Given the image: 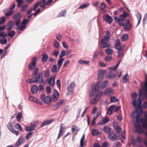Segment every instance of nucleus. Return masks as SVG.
<instances>
[{
	"label": "nucleus",
	"mask_w": 147,
	"mask_h": 147,
	"mask_svg": "<svg viewBox=\"0 0 147 147\" xmlns=\"http://www.w3.org/2000/svg\"><path fill=\"white\" fill-rule=\"evenodd\" d=\"M15 127L19 130L21 131L22 128L20 125L18 123H17L15 125Z\"/></svg>",
	"instance_id": "obj_55"
},
{
	"label": "nucleus",
	"mask_w": 147,
	"mask_h": 147,
	"mask_svg": "<svg viewBox=\"0 0 147 147\" xmlns=\"http://www.w3.org/2000/svg\"><path fill=\"white\" fill-rule=\"evenodd\" d=\"M98 90L96 91H94V94L95 93V92L96 91H97V92L96 93V97H95L98 100H100L102 96L103 92L102 91H98ZM94 95H93V96Z\"/></svg>",
	"instance_id": "obj_20"
},
{
	"label": "nucleus",
	"mask_w": 147,
	"mask_h": 147,
	"mask_svg": "<svg viewBox=\"0 0 147 147\" xmlns=\"http://www.w3.org/2000/svg\"><path fill=\"white\" fill-rule=\"evenodd\" d=\"M22 17L21 14L20 13L15 14L13 17L14 20L16 22L15 24L18 27L20 23V19Z\"/></svg>",
	"instance_id": "obj_7"
},
{
	"label": "nucleus",
	"mask_w": 147,
	"mask_h": 147,
	"mask_svg": "<svg viewBox=\"0 0 147 147\" xmlns=\"http://www.w3.org/2000/svg\"><path fill=\"white\" fill-rule=\"evenodd\" d=\"M29 5L27 4L23 5L21 7V11L22 12H25L27 10Z\"/></svg>",
	"instance_id": "obj_33"
},
{
	"label": "nucleus",
	"mask_w": 147,
	"mask_h": 147,
	"mask_svg": "<svg viewBox=\"0 0 147 147\" xmlns=\"http://www.w3.org/2000/svg\"><path fill=\"white\" fill-rule=\"evenodd\" d=\"M105 51L106 54L108 55H110L113 53V50L110 49H107L105 50Z\"/></svg>",
	"instance_id": "obj_44"
},
{
	"label": "nucleus",
	"mask_w": 147,
	"mask_h": 147,
	"mask_svg": "<svg viewBox=\"0 0 147 147\" xmlns=\"http://www.w3.org/2000/svg\"><path fill=\"white\" fill-rule=\"evenodd\" d=\"M143 21L144 24L147 23V12L145 14Z\"/></svg>",
	"instance_id": "obj_64"
},
{
	"label": "nucleus",
	"mask_w": 147,
	"mask_h": 147,
	"mask_svg": "<svg viewBox=\"0 0 147 147\" xmlns=\"http://www.w3.org/2000/svg\"><path fill=\"white\" fill-rule=\"evenodd\" d=\"M66 13V12L65 10H62L59 13L58 17H61V16H65Z\"/></svg>",
	"instance_id": "obj_42"
},
{
	"label": "nucleus",
	"mask_w": 147,
	"mask_h": 147,
	"mask_svg": "<svg viewBox=\"0 0 147 147\" xmlns=\"http://www.w3.org/2000/svg\"><path fill=\"white\" fill-rule=\"evenodd\" d=\"M63 62L60 59L57 62V64L58 65V70H59L60 68L62 63Z\"/></svg>",
	"instance_id": "obj_60"
},
{
	"label": "nucleus",
	"mask_w": 147,
	"mask_h": 147,
	"mask_svg": "<svg viewBox=\"0 0 147 147\" xmlns=\"http://www.w3.org/2000/svg\"><path fill=\"white\" fill-rule=\"evenodd\" d=\"M136 119V121L134 124V126L135 128V132H137L138 134L144 133L147 137V131H144L142 128V126L139 124L140 121L142 124V127L146 129H147V124L146 123L147 120L144 118Z\"/></svg>",
	"instance_id": "obj_1"
},
{
	"label": "nucleus",
	"mask_w": 147,
	"mask_h": 147,
	"mask_svg": "<svg viewBox=\"0 0 147 147\" xmlns=\"http://www.w3.org/2000/svg\"><path fill=\"white\" fill-rule=\"evenodd\" d=\"M128 38V35L127 34H123L121 36V40L122 41H126Z\"/></svg>",
	"instance_id": "obj_41"
},
{
	"label": "nucleus",
	"mask_w": 147,
	"mask_h": 147,
	"mask_svg": "<svg viewBox=\"0 0 147 147\" xmlns=\"http://www.w3.org/2000/svg\"><path fill=\"white\" fill-rule=\"evenodd\" d=\"M116 76L114 74L110 72L109 73L108 75L107 76V77L109 79H111Z\"/></svg>",
	"instance_id": "obj_43"
},
{
	"label": "nucleus",
	"mask_w": 147,
	"mask_h": 147,
	"mask_svg": "<svg viewBox=\"0 0 147 147\" xmlns=\"http://www.w3.org/2000/svg\"><path fill=\"white\" fill-rule=\"evenodd\" d=\"M146 94V95L145 94L142 93V90L140 89L139 92V97L138 98L139 102H137L136 99H134L133 101V105L134 107H141V100H144L145 98L146 97L147 98V93L145 92Z\"/></svg>",
	"instance_id": "obj_6"
},
{
	"label": "nucleus",
	"mask_w": 147,
	"mask_h": 147,
	"mask_svg": "<svg viewBox=\"0 0 147 147\" xmlns=\"http://www.w3.org/2000/svg\"><path fill=\"white\" fill-rule=\"evenodd\" d=\"M110 37V32L109 31H107L105 34L103 38L101 40V47L103 49L109 47L111 46V44L109 42Z\"/></svg>",
	"instance_id": "obj_5"
},
{
	"label": "nucleus",
	"mask_w": 147,
	"mask_h": 147,
	"mask_svg": "<svg viewBox=\"0 0 147 147\" xmlns=\"http://www.w3.org/2000/svg\"><path fill=\"white\" fill-rule=\"evenodd\" d=\"M80 130V129L77 126L75 125H74L72 126L71 131L74 135V138L75 136L77 134L78 132Z\"/></svg>",
	"instance_id": "obj_17"
},
{
	"label": "nucleus",
	"mask_w": 147,
	"mask_h": 147,
	"mask_svg": "<svg viewBox=\"0 0 147 147\" xmlns=\"http://www.w3.org/2000/svg\"><path fill=\"white\" fill-rule=\"evenodd\" d=\"M54 121L53 119H50L48 120L43 121L40 125V127H42L44 126L51 124Z\"/></svg>",
	"instance_id": "obj_21"
},
{
	"label": "nucleus",
	"mask_w": 147,
	"mask_h": 147,
	"mask_svg": "<svg viewBox=\"0 0 147 147\" xmlns=\"http://www.w3.org/2000/svg\"><path fill=\"white\" fill-rule=\"evenodd\" d=\"M38 123V121H35L34 122L33 124L31 126H28L25 127V129L28 131H30L34 130L36 127V125Z\"/></svg>",
	"instance_id": "obj_10"
},
{
	"label": "nucleus",
	"mask_w": 147,
	"mask_h": 147,
	"mask_svg": "<svg viewBox=\"0 0 147 147\" xmlns=\"http://www.w3.org/2000/svg\"><path fill=\"white\" fill-rule=\"evenodd\" d=\"M121 130L120 126L117 125L116 126L115 130L116 132L118 133H119Z\"/></svg>",
	"instance_id": "obj_48"
},
{
	"label": "nucleus",
	"mask_w": 147,
	"mask_h": 147,
	"mask_svg": "<svg viewBox=\"0 0 147 147\" xmlns=\"http://www.w3.org/2000/svg\"><path fill=\"white\" fill-rule=\"evenodd\" d=\"M39 69L35 67L33 70L32 78L35 79V83L37 84H42L43 82L42 72L38 73Z\"/></svg>",
	"instance_id": "obj_4"
},
{
	"label": "nucleus",
	"mask_w": 147,
	"mask_h": 147,
	"mask_svg": "<svg viewBox=\"0 0 147 147\" xmlns=\"http://www.w3.org/2000/svg\"><path fill=\"white\" fill-rule=\"evenodd\" d=\"M36 65V63L34 62H31L28 66V69L30 70H32L34 68H35Z\"/></svg>",
	"instance_id": "obj_32"
},
{
	"label": "nucleus",
	"mask_w": 147,
	"mask_h": 147,
	"mask_svg": "<svg viewBox=\"0 0 147 147\" xmlns=\"http://www.w3.org/2000/svg\"><path fill=\"white\" fill-rule=\"evenodd\" d=\"M59 70L57 71V67L56 65H53L51 68V71L53 73H54L56 71H58Z\"/></svg>",
	"instance_id": "obj_46"
},
{
	"label": "nucleus",
	"mask_w": 147,
	"mask_h": 147,
	"mask_svg": "<svg viewBox=\"0 0 147 147\" xmlns=\"http://www.w3.org/2000/svg\"><path fill=\"white\" fill-rule=\"evenodd\" d=\"M109 120L108 117L103 118L102 121L101 122H99L98 123L97 125H102L104 124H106L109 121Z\"/></svg>",
	"instance_id": "obj_25"
},
{
	"label": "nucleus",
	"mask_w": 147,
	"mask_h": 147,
	"mask_svg": "<svg viewBox=\"0 0 147 147\" xmlns=\"http://www.w3.org/2000/svg\"><path fill=\"white\" fill-rule=\"evenodd\" d=\"M120 49H119L117 50L118 51V52H117V57H119L121 56L123 53L124 48H122Z\"/></svg>",
	"instance_id": "obj_35"
},
{
	"label": "nucleus",
	"mask_w": 147,
	"mask_h": 147,
	"mask_svg": "<svg viewBox=\"0 0 147 147\" xmlns=\"http://www.w3.org/2000/svg\"><path fill=\"white\" fill-rule=\"evenodd\" d=\"M128 76L127 73L124 76L123 78V82L124 83H126L129 81V77L127 76Z\"/></svg>",
	"instance_id": "obj_37"
},
{
	"label": "nucleus",
	"mask_w": 147,
	"mask_h": 147,
	"mask_svg": "<svg viewBox=\"0 0 147 147\" xmlns=\"http://www.w3.org/2000/svg\"><path fill=\"white\" fill-rule=\"evenodd\" d=\"M129 16L128 14L125 11H123V13L122 14H121L119 16V17L120 18L119 19H124L127 16Z\"/></svg>",
	"instance_id": "obj_28"
},
{
	"label": "nucleus",
	"mask_w": 147,
	"mask_h": 147,
	"mask_svg": "<svg viewBox=\"0 0 147 147\" xmlns=\"http://www.w3.org/2000/svg\"><path fill=\"white\" fill-rule=\"evenodd\" d=\"M89 5V3H86L80 5L79 7V9H83L85 8Z\"/></svg>",
	"instance_id": "obj_40"
},
{
	"label": "nucleus",
	"mask_w": 147,
	"mask_h": 147,
	"mask_svg": "<svg viewBox=\"0 0 147 147\" xmlns=\"http://www.w3.org/2000/svg\"><path fill=\"white\" fill-rule=\"evenodd\" d=\"M98 100L96 98L94 97V98L91 100L90 101V103L92 105L96 103L97 101Z\"/></svg>",
	"instance_id": "obj_58"
},
{
	"label": "nucleus",
	"mask_w": 147,
	"mask_h": 147,
	"mask_svg": "<svg viewBox=\"0 0 147 147\" xmlns=\"http://www.w3.org/2000/svg\"><path fill=\"white\" fill-rule=\"evenodd\" d=\"M7 127L10 131H11L13 129V125L9 122L7 124Z\"/></svg>",
	"instance_id": "obj_49"
},
{
	"label": "nucleus",
	"mask_w": 147,
	"mask_h": 147,
	"mask_svg": "<svg viewBox=\"0 0 147 147\" xmlns=\"http://www.w3.org/2000/svg\"><path fill=\"white\" fill-rule=\"evenodd\" d=\"M102 18L104 20L110 24H111L113 21V18L108 14H104Z\"/></svg>",
	"instance_id": "obj_11"
},
{
	"label": "nucleus",
	"mask_w": 147,
	"mask_h": 147,
	"mask_svg": "<svg viewBox=\"0 0 147 147\" xmlns=\"http://www.w3.org/2000/svg\"><path fill=\"white\" fill-rule=\"evenodd\" d=\"M108 138L111 141H114L117 140V136L113 131L109 133L108 136Z\"/></svg>",
	"instance_id": "obj_12"
},
{
	"label": "nucleus",
	"mask_w": 147,
	"mask_h": 147,
	"mask_svg": "<svg viewBox=\"0 0 147 147\" xmlns=\"http://www.w3.org/2000/svg\"><path fill=\"white\" fill-rule=\"evenodd\" d=\"M15 32L14 31H12L9 32L7 34L8 36L11 37V38L15 35Z\"/></svg>",
	"instance_id": "obj_51"
},
{
	"label": "nucleus",
	"mask_w": 147,
	"mask_h": 147,
	"mask_svg": "<svg viewBox=\"0 0 147 147\" xmlns=\"http://www.w3.org/2000/svg\"><path fill=\"white\" fill-rule=\"evenodd\" d=\"M79 63L81 64L88 65H89L90 61H86L82 60H80L79 61Z\"/></svg>",
	"instance_id": "obj_31"
},
{
	"label": "nucleus",
	"mask_w": 147,
	"mask_h": 147,
	"mask_svg": "<svg viewBox=\"0 0 147 147\" xmlns=\"http://www.w3.org/2000/svg\"><path fill=\"white\" fill-rule=\"evenodd\" d=\"M75 85L74 82H72L70 84L67 88V95H70L73 93Z\"/></svg>",
	"instance_id": "obj_9"
},
{
	"label": "nucleus",
	"mask_w": 147,
	"mask_h": 147,
	"mask_svg": "<svg viewBox=\"0 0 147 147\" xmlns=\"http://www.w3.org/2000/svg\"><path fill=\"white\" fill-rule=\"evenodd\" d=\"M7 42V40L5 38L3 39H1L0 40V43L2 45H3L6 44Z\"/></svg>",
	"instance_id": "obj_59"
},
{
	"label": "nucleus",
	"mask_w": 147,
	"mask_h": 147,
	"mask_svg": "<svg viewBox=\"0 0 147 147\" xmlns=\"http://www.w3.org/2000/svg\"><path fill=\"white\" fill-rule=\"evenodd\" d=\"M117 98L115 96H112L111 98V102H115L118 100Z\"/></svg>",
	"instance_id": "obj_54"
},
{
	"label": "nucleus",
	"mask_w": 147,
	"mask_h": 147,
	"mask_svg": "<svg viewBox=\"0 0 147 147\" xmlns=\"http://www.w3.org/2000/svg\"><path fill=\"white\" fill-rule=\"evenodd\" d=\"M115 106L114 105H112L108 108L107 113L109 115H111L112 113V111L115 108Z\"/></svg>",
	"instance_id": "obj_26"
},
{
	"label": "nucleus",
	"mask_w": 147,
	"mask_h": 147,
	"mask_svg": "<svg viewBox=\"0 0 147 147\" xmlns=\"http://www.w3.org/2000/svg\"><path fill=\"white\" fill-rule=\"evenodd\" d=\"M26 82L30 84L33 83H35V80H34L33 79L30 78H29L27 80Z\"/></svg>",
	"instance_id": "obj_56"
},
{
	"label": "nucleus",
	"mask_w": 147,
	"mask_h": 147,
	"mask_svg": "<svg viewBox=\"0 0 147 147\" xmlns=\"http://www.w3.org/2000/svg\"><path fill=\"white\" fill-rule=\"evenodd\" d=\"M18 29L21 31L24 30L26 28V25H21L20 26L18 27Z\"/></svg>",
	"instance_id": "obj_62"
},
{
	"label": "nucleus",
	"mask_w": 147,
	"mask_h": 147,
	"mask_svg": "<svg viewBox=\"0 0 147 147\" xmlns=\"http://www.w3.org/2000/svg\"><path fill=\"white\" fill-rule=\"evenodd\" d=\"M85 135L83 134L80 141V147H84V141L85 140Z\"/></svg>",
	"instance_id": "obj_30"
},
{
	"label": "nucleus",
	"mask_w": 147,
	"mask_h": 147,
	"mask_svg": "<svg viewBox=\"0 0 147 147\" xmlns=\"http://www.w3.org/2000/svg\"><path fill=\"white\" fill-rule=\"evenodd\" d=\"M40 98L43 102L46 103H48L51 101V98L49 96H46L44 92H42L41 94Z\"/></svg>",
	"instance_id": "obj_8"
},
{
	"label": "nucleus",
	"mask_w": 147,
	"mask_h": 147,
	"mask_svg": "<svg viewBox=\"0 0 147 147\" xmlns=\"http://www.w3.org/2000/svg\"><path fill=\"white\" fill-rule=\"evenodd\" d=\"M5 18L3 17L2 16L0 18V25L3 24V23H5Z\"/></svg>",
	"instance_id": "obj_52"
},
{
	"label": "nucleus",
	"mask_w": 147,
	"mask_h": 147,
	"mask_svg": "<svg viewBox=\"0 0 147 147\" xmlns=\"http://www.w3.org/2000/svg\"><path fill=\"white\" fill-rule=\"evenodd\" d=\"M108 81L107 80H106L104 82H103L101 85V88H102L103 89L105 88L107 85L108 84Z\"/></svg>",
	"instance_id": "obj_45"
},
{
	"label": "nucleus",
	"mask_w": 147,
	"mask_h": 147,
	"mask_svg": "<svg viewBox=\"0 0 147 147\" xmlns=\"http://www.w3.org/2000/svg\"><path fill=\"white\" fill-rule=\"evenodd\" d=\"M17 6L18 7H20L22 4L24 2L23 0L17 1Z\"/></svg>",
	"instance_id": "obj_61"
},
{
	"label": "nucleus",
	"mask_w": 147,
	"mask_h": 147,
	"mask_svg": "<svg viewBox=\"0 0 147 147\" xmlns=\"http://www.w3.org/2000/svg\"><path fill=\"white\" fill-rule=\"evenodd\" d=\"M38 90V88L36 85H33L31 88V91L32 93H36Z\"/></svg>",
	"instance_id": "obj_24"
},
{
	"label": "nucleus",
	"mask_w": 147,
	"mask_h": 147,
	"mask_svg": "<svg viewBox=\"0 0 147 147\" xmlns=\"http://www.w3.org/2000/svg\"><path fill=\"white\" fill-rule=\"evenodd\" d=\"M107 7V5L104 2H103L100 4V8L101 10H103Z\"/></svg>",
	"instance_id": "obj_47"
},
{
	"label": "nucleus",
	"mask_w": 147,
	"mask_h": 147,
	"mask_svg": "<svg viewBox=\"0 0 147 147\" xmlns=\"http://www.w3.org/2000/svg\"><path fill=\"white\" fill-rule=\"evenodd\" d=\"M22 116V113L21 112H19L16 116V118L17 121L18 122H20L21 121V119Z\"/></svg>",
	"instance_id": "obj_34"
},
{
	"label": "nucleus",
	"mask_w": 147,
	"mask_h": 147,
	"mask_svg": "<svg viewBox=\"0 0 147 147\" xmlns=\"http://www.w3.org/2000/svg\"><path fill=\"white\" fill-rule=\"evenodd\" d=\"M113 93V90L111 88H108L105 90L104 93L107 96H110Z\"/></svg>",
	"instance_id": "obj_23"
},
{
	"label": "nucleus",
	"mask_w": 147,
	"mask_h": 147,
	"mask_svg": "<svg viewBox=\"0 0 147 147\" xmlns=\"http://www.w3.org/2000/svg\"><path fill=\"white\" fill-rule=\"evenodd\" d=\"M63 124H61L60 125V128L59 131V134H58L57 139L60 138L63 135V131L65 130V128L63 126Z\"/></svg>",
	"instance_id": "obj_22"
},
{
	"label": "nucleus",
	"mask_w": 147,
	"mask_h": 147,
	"mask_svg": "<svg viewBox=\"0 0 147 147\" xmlns=\"http://www.w3.org/2000/svg\"><path fill=\"white\" fill-rule=\"evenodd\" d=\"M135 15L137 17V19L138 20V24L136 26V27L139 24L142 18V15L139 12H138Z\"/></svg>",
	"instance_id": "obj_27"
},
{
	"label": "nucleus",
	"mask_w": 147,
	"mask_h": 147,
	"mask_svg": "<svg viewBox=\"0 0 147 147\" xmlns=\"http://www.w3.org/2000/svg\"><path fill=\"white\" fill-rule=\"evenodd\" d=\"M114 21L118 23L119 26H123V28L125 31L130 29L132 25L130 24L129 19L126 20L124 19H119L116 17H114Z\"/></svg>",
	"instance_id": "obj_3"
},
{
	"label": "nucleus",
	"mask_w": 147,
	"mask_h": 147,
	"mask_svg": "<svg viewBox=\"0 0 147 147\" xmlns=\"http://www.w3.org/2000/svg\"><path fill=\"white\" fill-rule=\"evenodd\" d=\"M64 102V100H62L58 102L57 104L53 106V110H55L58 109L63 104Z\"/></svg>",
	"instance_id": "obj_19"
},
{
	"label": "nucleus",
	"mask_w": 147,
	"mask_h": 147,
	"mask_svg": "<svg viewBox=\"0 0 147 147\" xmlns=\"http://www.w3.org/2000/svg\"><path fill=\"white\" fill-rule=\"evenodd\" d=\"M50 75V71L48 69L44 71V75L45 78H48Z\"/></svg>",
	"instance_id": "obj_38"
},
{
	"label": "nucleus",
	"mask_w": 147,
	"mask_h": 147,
	"mask_svg": "<svg viewBox=\"0 0 147 147\" xmlns=\"http://www.w3.org/2000/svg\"><path fill=\"white\" fill-rule=\"evenodd\" d=\"M99 134L98 130L96 129H93L92 131V135L94 136H97Z\"/></svg>",
	"instance_id": "obj_36"
},
{
	"label": "nucleus",
	"mask_w": 147,
	"mask_h": 147,
	"mask_svg": "<svg viewBox=\"0 0 147 147\" xmlns=\"http://www.w3.org/2000/svg\"><path fill=\"white\" fill-rule=\"evenodd\" d=\"M106 72L105 70H100L98 71V82L95 84L94 83L92 84L91 92L89 94L90 96L92 97L94 94V91L99 90L100 82L102 80L104 74Z\"/></svg>",
	"instance_id": "obj_2"
},
{
	"label": "nucleus",
	"mask_w": 147,
	"mask_h": 147,
	"mask_svg": "<svg viewBox=\"0 0 147 147\" xmlns=\"http://www.w3.org/2000/svg\"><path fill=\"white\" fill-rule=\"evenodd\" d=\"M111 128L107 126H105L104 127L103 129V131L105 133H110L111 130Z\"/></svg>",
	"instance_id": "obj_29"
},
{
	"label": "nucleus",
	"mask_w": 147,
	"mask_h": 147,
	"mask_svg": "<svg viewBox=\"0 0 147 147\" xmlns=\"http://www.w3.org/2000/svg\"><path fill=\"white\" fill-rule=\"evenodd\" d=\"M55 77V76H54L48 79L47 82L49 85L52 86H53L54 85Z\"/></svg>",
	"instance_id": "obj_18"
},
{
	"label": "nucleus",
	"mask_w": 147,
	"mask_h": 147,
	"mask_svg": "<svg viewBox=\"0 0 147 147\" xmlns=\"http://www.w3.org/2000/svg\"><path fill=\"white\" fill-rule=\"evenodd\" d=\"M136 112H137V111H136V112L133 111V115L132 116V117L133 118H135L136 119H140V118H140V116L139 114H138L136 116V117H135L134 116V114L136 113Z\"/></svg>",
	"instance_id": "obj_53"
},
{
	"label": "nucleus",
	"mask_w": 147,
	"mask_h": 147,
	"mask_svg": "<svg viewBox=\"0 0 147 147\" xmlns=\"http://www.w3.org/2000/svg\"><path fill=\"white\" fill-rule=\"evenodd\" d=\"M25 141V140L24 138L22 137H20L18 139L16 142V144L15 145V147H18L21 145Z\"/></svg>",
	"instance_id": "obj_16"
},
{
	"label": "nucleus",
	"mask_w": 147,
	"mask_h": 147,
	"mask_svg": "<svg viewBox=\"0 0 147 147\" xmlns=\"http://www.w3.org/2000/svg\"><path fill=\"white\" fill-rule=\"evenodd\" d=\"M33 134V133L32 132H30L26 134V139L27 140H28L30 137Z\"/></svg>",
	"instance_id": "obj_57"
},
{
	"label": "nucleus",
	"mask_w": 147,
	"mask_h": 147,
	"mask_svg": "<svg viewBox=\"0 0 147 147\" xmlns=\"http://www.w3.org/2000/svg\"><path fill=\"white\" fill-rule=\"evenodd\" d=\"M14 11H12L9 10L8 11L5 13V16L7 18H8L13 13Z\"/></svg>",
	"instance_id": "obj_39"
},
{
	"label": "nucleus",
	"mask_w": 147,
	"mask_h": 147,
	"mask_svg": "<svg viewBox=\"0 0 147 147\" xmlns=\"http://www.w3.org/2000/svg\"><path fill=\"white\" fill-rule=\"evenodd\" d=\"M65 54V52L64 50H63L61 51V52L59 56V58L63 57Z\"/></svg>",
	"instance_id": "obj_63"
},
{
	"label": "nucleus",
	"mask_w": 147,
	"mask_h": 147,
	"mask_svg": "<svg viewBox=\"0 0 147 147\" xmlns=\"http://www.w3.org/2000/svg\"><path fill=\"white\" fill-rule=\"evenodd\" d=\"M59 97V94L58 92L56 90H55L53 92L52 96L51 97V101L55 102L57 100Z\"/></svg>",
	"instance_id": "obj_13"
},
{
	"label": "nucleus",
	"mask_w": 147,
	"mask_h": 147,
	"mask_svg": "<svg viewBox=\"0 0 147 147\" xmlns=\"http://www.w3.org/2000/svg\"><path fill=\"white\" fill-rule=\"evenodd\" d=\"M124 47L121 46V42L119 39H117L115 42V44L114 46V48L117 50L120 49Z\"/></svg>",
	"instance_id": "obj_15"
},
{
	"label": "nucleus",
	"mask_w": 147,
	"mask_h": 147,
	"mask_svg": "<svg viewBox=\"0 0 147 147\" xmlns=\"http://www.w3.org/2000/svg\"><path fill=\"white\" fill-rule=\"evenodd\" d=\"M48 58V57L47 55L45 54L43 55L42 58L41 60L42 61L45 62L46 61Z\"/></svg>",
	"instance_id": "obj_50"
},
{
	"label": "nucleus",
	"mask_w": 147,
	"mask_h": 147,
	"mask_svg": "<svg viewBox=\"0 0 147 147\" xmlns=\"http://www.w3.org/2000/svg\"><path fill=\"white\" fill-rule=\"evenodd\" d=\"M14 22L13 21L9 22L6 25V28L8 31H10L14 27Z\"/></svg>",
	"instance_id": "obj_14"
}]
</instances>
